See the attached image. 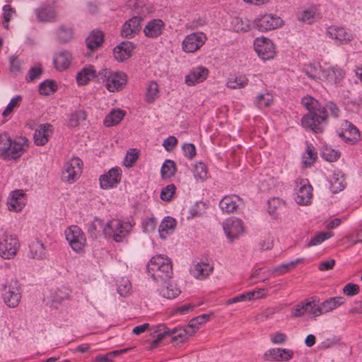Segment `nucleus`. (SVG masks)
I'll return each instance as SVG.
<instances>
[{
  "label": "nucleus",
  "instance_id": "1",
  "mask_svg": "<svg viewBox=\"0 0 362 362\" xmlns=\"http://www.w3.org/2000/svg\"><path fill=\"white\" fill-rule=\"evenodd\" d=\"M301 104L308 110V113L301 118V125L314 134H321L324 132L327 124L328 112L335 118L339 115V107L332 102L327 103L324 107L318 100L307 95L302 98Z\"/></svg>",
  "mask_w": 362,
  "mask_h": 362
},
{
  "label": "nucleus",
  "instance_id": "2",
  "mask_svg": "<svg viewBox=\"0 0 362 362\" xmlns=\"http://www.w3.org/2000/svg\"><path fill=\"white\" fill-rule=\"evenodd\" d=\"M209 318H192L187 326L185 327L168 328L163 324L151 326V334H156V339L151 344V348H155L162 340H167L173 344L179 346L187 341L188 338L194 334Z\"/></svg>",
  "mask_w": 362,
  "mask_h": 362
},
{
  "label": "nucleus",
  "instance_id": "3",
  "mask_svg": "<svg viewBox=\"0 0 362 362\" xmlns=\"http://www.w3.org/2000/svg\"><path fill=\"white\" fill-rule=\"evenodd\" d=\"M344 298L341 296L329 298L320 303L317 298H311V300L301 305H297L293 309V317H301L306 314L314 317L326 314L344 304Z\"/></svg>",
  "mask_w": 362,
  "mask_h": 362
},
{
  "label": "nucleus",
  "instance_id": "4",
  "mask_svg": "<svg viewBox=\"0 0 362 362\" xmlns=\"http://www.w3.org/2000/svg\"><path fill=\"white\" fill-rule=\"evenodd\" d=\"M147 272L157 283H166L173 274L171 260L159 255L151 257L147 264Z\"/></svg>",
  "mask_w": 362,
  "mask_h": 362
},
{
  "label": "nucleus",
  "instance_id": "5",
  "mask_svg": "<svg viewBox=\"0 0 362 362\" xmlns=\"http://www.w3.org/2000/svg\"><path fill=\"white\" fill-rule=\"evenodd\" d=\"M97 82L103 83L110 92L119 91L126 86L127 76L121 71H113L110 69H102L98 72Z\"/></svg>",
  "mask_w": 362,
  "mask_h": 362
},
{
  "label": "nucleus",
  "instance_id": "6",
  "mask_svg": "<svg viewBox=\"0 0 362 362\" xmlns=\"http://www.w3.org/2000/svg\"><path fill=\"white\" fill-rule=\"evenodd\" d=\"M132 228L130 222L112 219L106 223L103 231L106 238H112L115 242L120 243L129 235Z\"/></svg>",
  "mask_w": 362,
  "mask_h": 362
},
{
  "label": "nucleus",
  "instance_id": "7",
  "mask_svg": "<svg viewBox=\"0 0 362 362\" xmlns=\"http://www.w3.org/2000/svg\"><path fill=\"white\" fill-rule=\"evenodd\" d=\"M2 297L5 304L9 308H16L20 303L21 294L20 293L18 281L16 279L6 281L2 285Z\"/></svg>",
  "mask_w": 362,
  "mask_h": 362
},
{
  "label": "nucleus",
  "instance_id": "8",
  "mask_svg": "<svg viewBox=\"0 0 362 362\" xmlns=\"http://www.w3.org/2000/svg\"><path fill=\"white\" fill-rule=\"evenodd\" d=\"M19 247L20 243L15 235L6 232L0 238V256L5 259L13 258Z\"/></svg>",
  "mask_w": 362,
  "mask_h": 362
},
{
  "label": "nucleus",
  "instance_id": "9",
  "mask_svg": "<svg viewBox=\"0 0 362 362\" xmlns=\"http://www.w3.org/2000/svg\"><path fill=\"white\" fill-rule=\"evenodd\" d=\"M83 165V163L79 158H72L64 165L62 180L69 183L74 182L80 177Z\"/></svg>",
  "mask_w": 362,
  "mask_h": 362
},
{
  "label": "nucleus",
  "instance_id": "10",
  "mask_svg": "<svg viewBox=\"0 0 362 362\" xmlns=\"http://www.w3.org/2000/svg\"><path fill=\"white\" fill-rule=\"evenodd\" d=\"M296 202L301 206L311 204L313 199V187L307 179H298L296 181Z\"/></svg>",
  "mask_w": 362,
  "mask_h": 362
},
{
  "label": "nucleus",
  "instance_id": "11",
  "mask_svg": "<svg viewBox=\"0 0 362 362\" xmlns=\"http://www.w3.org/2000/svg\"><path fill=\"white\" fill-rule=\"evenodd\" d=\"M223 229L230 242H233L245 233V226L243 221L235 216L226 218L223 222Z\"/></svg>",
  "mask_w": 362,
  "mask_h": 362
},
{
  "label": "nucleus",
  "instance_id": "12",
  "mask_svg": "<svg viewBox=\"0 0 362 362\" xmlns=\"http://www.w3.org/2000/svg\"><path fill=\"white\" fill-rule=\"evenodd\" d=\"M66 240L72 250L76 252L83 250L86 239L82 230L78 226H71L65 230Z\"/></svg>",
  "mask_w": 362,
  "mask_h": 362
},
{
  "label": "nucleus",
  "instance_id": "13",
  "mask_svg": "<svg viewBox=\"0 0 362 362\" xmlns=\"http://www.w3.org/2000/svg\"><path fill=\"white\" fill-rule=\"evenodd\" d=\"M207 37L202 32H194L187 35L182 42V50L186 53H194L206 42Z\"/></svg>",
  "mask_w": 362,
  "mask_h": 362
},
{
  "label": "nucleus",
  "instance_id": "14",
  "mask_svg": "<svg viewBox=\"0 0 362 362\" xmlns=\"http://www.w3.org/2000/svg\"><path fill=\"white\" fill-rule=\"evenodd\" d=\"M254 48L257 55L264 61L273 59L275 55V47L269 39L257 37L254 42Z\"/></svg>",
  "mask_w": 362,
  "mask_h": 362
},
{
  "label": "nucleus",
  "instance_id": "15",
  "mask_svg": "<svg viewBox=\"0 0 362 362\" xmlns=\"http://www.w3.org/2000/svg\"><path fill=\"white\" fill-rule=\"evenodd\" d=\"M257 29L261 32L274 30L283 25L281 18L274 14L266 13L260 16L255 21Z\"/></svg>",
  "mask_w": 362,
  "mask_h": 362
},
{
  "label": "nucleus",
  "instance_id": "16",
  "mask_svg": "<svg viewBox=\"0 0 362 362\" xmlns=\"http://www.w3.org/2000/svg\"><path fill=\"white\" fill-rule=\"evenodd\" d=\"M122 170L119 168H112L107 173L100 177V185L102 189H110L115 187L121 181Z\"/></svg>",
  "mask_w": 362,
  "mask_h": 362
},
{
  "label": "nucleus",
  "instance_id": "17",
  "mask_svg": "<svg viewBox=\"0 0 362 362\" xmlns=\"http://www.w3.org/2000/svg\"><path fill=\"white\" fill-rule=\"evenodd\" d=\"M25 194L22 189L12 191L7 199L8 209L11 211H21L25 206Z\"/></svg>",
  "mask_w": 362,
  "mask_h": 362
},
{
  "label": "nucleus",
  "instance_id": "18",
  "mask_svg": "<svg viewBox=\"0 0 362 362\" xmlns=\"http://www.w3.org/2000/svg\"><path fill=\"white\" fill-rule=\"evenodd\" d=\"M322 76L329 83L338 86H341L345 71L337 66H330L322 70Z\"/></svg>",
  "mask_w": 362,
  "mask_h": 362
},
{
  "label": "nucleus",
  "instance_id": "19",
  "mask_svg": "<svg viewBox=\"0 0 362 362\" xmlns=\"http://www.w3.org/2000/svg\"><path fill=\"white\" fill-rule=\"evenodd\" d=\"M209 75V70L202 66L192 68L186 75L185 82L189 86H194L205 81Z\"/></svg>",
  "mask_w": 362,
  "mask_h": 362
},
{
  "label": "nucleus",
  "instance_id": "20",
  "mask_svg": "<svg viewBox=\"0 0 362 362\" xmlns=\"http://www.w3.org/2000/svg\"><path fill=\"white\" fill-rule=\"evenodd\" d=\"M293 354V351L291 349L276 348L268 350L264 356L267 361L286 362L291 359Z\"/></svg>",
  "mask_w": 362,
  "mask_h": 362
},
{
  "label": "nucleus",
  "instance_id": "21",
  "mask_svg": "<svg viewBox=\"0 0 362 362\" xmlns=\"http://www.w3.org/2000/svg\"><path fill=\"white\" fill-rule=\"evenodd\" d=\"M142 18L134 16L127 21L122 26L121 35L124 37L132 38L141 30Z\"/></svg>",
  "mask_w": 362,
  "mask_h": 362
},
{
  "label": "nucleus",
  "instance_id": "22",
  "mask_svg": "<svg viewBox=\"0 0 362 362\" xmlns=\"http://www.w3.org/2000/svg\"><path fill=\"white\" fill-rule=\"evenodd\" d=\"M134 45L129 41L120 42L113 49V55L115 60L122 62L132 56Z\"/></svg>",
  "mask_w": 362,
  "mask_h": 362
},
{
  "label": "nucleus",
  "instance_id": "23",
  "mask_svg": "<svg viewBox=\"0 0 362 362\" xmlns=\"http://www.w3.org/2000/svg\"><path fill=\"white\" fill-rule=\"evenodd\" d=\"M53 132L52 126L49 124H42L35 129L33 139L37 146L46 144Z\"/></svg>",
  "mask_w": 362,
  "mask_h": 362
},
{
  "label": "nucleus",
  "instance_id": "24",
  "mask_svg": "<svg viewBox=\"0 0 362 362\" xmlns=\"http://www.w3.org/2000/svg\"><path fill=\"white\" fill-rule=\"evenodd\" d=\"M327 35L341 44H347L354 39V35L344 28L330 26L327 30Z\"/></svg>",
  "mask_w": 362,
  "mask_h": 362
},
{
  "label": "nucleus",
  "instance_id": "25",
  "mask_svg": "<svg viewBox=\"0 0 362 362\" xmlns=\"http://www.w3.org/2000/svg\"><path fill=\"white\" fill-rule=\"evenodd\" d=\"M71 290L67 286H62L57 288L50 294L51 305L50 308L57 309L58 305L62 303L64 300H69L71 298Z\"/></svg>",
  "mask_w": 362,
  "mask_h": 362
},
{
  "label": "nucleus",
  "instance_id": "26",
  "mask_svg": "<svg viewBox=\"0 0 362 362\" xmlns=\"http://www.w3.org/2000/svg\"><path fill=\"white\" fill-rule=\"evenodd\" d=\"M265 295V289L259 288L257 291H252L230 298L227 300L228 305L238 303L248 302L252 300L259 299Z\"/></svg>",
  "mask_w": 362,
  "mask_h": 362
},
{
  "label": "nucleus",
  "instance_id": "27",
  "mask_svg": "<svg viewBox=\"0 0 362 362\" xmlns=\"http://www.w3.org/2000/svg\"><path fill=\"white\" fill-rule=\"evenodd\" d=\"M37 20L42 23L52 22L56 20V12L54 8L49 5H42L35 10Z\"/></svg>",
  "mask_w": 362,
  "mask_h": 362
},
{
  "label": "nucleus",
  "instance_id": "28",
  "mask_svg": "<svg viewBox=\"0 0 362 362\" xmlns=\"http://www.w3.org/2000/svg\"><path fill=\"white\" fill-rule=\"evenodd\" d=\"M165 24L160 19H153L149 21L144 29L145 35L148 37H158L161 35Z\"/></svg>",
  "mask_w": 362,
  "mask_h": 362
},
{
  "label": "nucleus",
  "instance_id": "29",
  "mask_svg": "<svg viewBox=\"0 0 362 362\" xmlns=\"http://www.w3.org/2000/svg\"><path fill=\"white\" fill-rule=\"evenodd\" d=\"M238 202H243V199L238 196H226L220 201L219 206L226 213H233L238 207Z\"/></svg>",
  "mask_w": 362,
  "mask_h": 362
},
{
  "label": "nucleus",
  "instance_id": "30",
  "mask_svg": "<svg viewBox=\"0 0 362 362\" xmlns=\"http://www.w3.org/2000/svg\"><path fill=\"white\" fill-rule=\"evenodd\" d=\"M72 61L71 54L66 50L61 51L54 57L53 62L55 68L59 71L66 69Z\"/></svg>",
  "mask_w": 362,
  "mask_h": 362
},
{
  "label": "nucleus",
  "instance_id": "31",
  "mask_svg": "<svg viewBox=\"0 0 362 362\" xmlns=\"http://www.w3.org/2000/svg\"><path fill=\"white\" fill-rule=\"evenodd\" d=\"M339 136L346 141L354 144L359 139L360 134L358 129L354 124L346 121Z\"/></svg>",
  "mask_w": 362,
  "mask_h": 362
},
{
  "label": "nucleus",
  "instance_id": "32",
  "mask_svg": "<svg viewBox=\"0 0 362 362\" xmlns=\"http://www.w3.org/2000/svg\"><path fill=\"white\" fill-rule=\"evenodd\" d=\"M213 269L208 263L198 262L190 269V273L194 278L202 280L209 276Z\"/></svg>",
  "mask_w": 362,
  "mask_h": 362
},
{
  "label": "nucleus",
  "instance_id": "33",
  "mask_svg": "<svg viewBox=\"0 0 362 362\" xmlns=\"http://www.w3.org/2000/svg\"><path fill=\"white\" fill-rule=\"evenodd\" d=\"M97 74L93 66L89 65L83 67L76 75V81L78 85L83 86L87 84L91 79L95 78L97 81Z\"/></svg>",
  "mask_w": 362,
  "mask_h": 362
},
{
  "label": "nucleus",
  "instance_id": "34",
  "mask_svg": "<svg viewBox=\"0 0 362 362\" xmlns=\"http://www.w3.org/2000/svg\"><path fill=\"white\" fill-rule=\"evenodd\" d=\"M176 226V221L170 216H166L160 223L159 226V235L162 239H165L166 237L171 234Z\"/></svg>",
  "mask_w": 362,
  "mask_h": 362
},
{
  "label": "nucleus",
  "instance_id": "35",
  "mask_svg": "<svg viewBox=\"0 0 362 362\" xmlns=\"http://www.w3.org/2000/svg\"><path fill=\"white\" fill-rule=\"evenodd\" d=\"M125 115L126 112L124 110L114 109L106 115L104 119V125L107 127L117 125L123 119Z\"/></svg>",
  "mask_w": 362,
  "mask_h": 362
},
{
  "label": "nucleus",
  "instance_id": "36",
  "mask_svg": "<svg viewBox=\"0 0 362 362\" xmlns=\"http://www.w3.org/2000/svg\"><path fill=\"white\" fill-rule=\"evenodd\" d=\"M346 185L344 175L340 171H335L330 180V189L333 193L342 191Z\"/></svg>",
  "mask_w": 362,
  "mask_h": 362
},
{
  "label": "nucleus",
  "instance_id": "37",
  "mask_svg": "<svg viewBox=\"0 0 362 362\" xmlns=\"http://www.w3.org/2000/svg\"><path fill=\"white\" fill-rule=\"evenodd\" d=\"M30 255L33 259H45L47 252L44 244L39 240L33 242L30 245Z\"/></svg>",
  "mask_w": 362,
  "mask_h": 362
},
{
  "label": "nucleus",
  "instance_id": "38",
  "mask_svg": "<svg viewBox=\"0 0 362 362\" xmlns=\"http://www.w3.org/2000/svg\"><path fill=\"white\" fill-rule=\"evenodd\" d=\"M103 42V35L99 30L93 31L86 40L87 47L91 51H94L99 47Z\"/></svg>",
  "mask_w": 362,
  "mask_h": 362
},
{
  "label": "nucleus",
  "instance_id": "39",
  "mask_svg": "<svg viewBox=\"0 0 362 362\" xmlns=\"http://www.w3.org/2000/svg\"><path fill=\"white\" fill-rule=\"evenodd\" d=\"M302 259L298 258L288 263L282 264L278 267L272 269H267V272L270 273L271 276H278L287 273L291 268H293L298 263L302 262Z\"/></svg>",
  "mask_w": 362,
  "mask_h": 362
},
{
  "label": "nucleus",
  "instance_id": "40",
  "mask_svg": "<svg viewBox=\"0 0 362 362\" xmlns=\"http://www.w3.org/2000/svg\"><path fill=\"white\" fill-rule=\"evenodd\" d=\"M117 291L120 296L127 297L132 292V286L130 281L126 277L117 280Z\"/></svg>",
  "mask_w": 362,
  "mask_h": 362
},
{
  "label": "nucleus",
  "instance_id": "41",
  "mask_svg": "<svg viewBox=\"0 0 362 362\" xmlns=\"http://www.w3.org/2000/svg\"><path fill=\"white\" fill-rule=\"evenodd\" d=\"M249 80L245 75L233 76L228 79L227 87L231 89L242 88L248 84Z\"/></svg>",
  "mask_w": 362,
  "mask_h": 362
},
{
  "label": "nucleus",
  "instance_id": "42",
  "mask_svg": "<svg viewBox=\"0 0 362 362\" xmlns=\"http://www.w3.org/2000/svg\"><path fill=\"white\" fill-rule=\"evenodd\" d=\"M180 293L181 291L177 287V284L173 283H168V285L160 289V295L168 299L176 298Z\"/></svg>",
  "mask_w": 362,
  "mask_h": 362
},
{
  "label": "nucleus",
  "instance_id": "43",
  "mask_svg": "<svg viewBox=\"0 0 362 362\" xmlns=\"http://www.w3.org/2000/svg\"><path fill=\"white\" fill-rule=\"evenodd\" d=\"M176 171V165L174 161L166 160L161 167V177L163 179H168L173 176Z\"/></svg>",
  "mask_w": 362,
  "mask_h": 362
},
{
  "label": "nucleus",
  "instance_id": "44",
  "mask_svg": "<svg viewBox=\"0 0 362 362\" xmlns=\"http://www.w3.org/2000/svg\"><path fill=\"white\" fill-rule=\"evenodd\" d=\"M24 151L23 144L17 141H11V147L8 151V158L6 159H16L18 158Z\"/></svg>",
  "mask_w": 362,
  "mask_h": 362
},
{
  "label": "nucleus",
  "instance_id": "45",
  "mask_svg": "<svg viewBox=\"0 0 362 362\" xmlns=\"http://www.w3.org/2000/svg\"><path fill=\"white\" fill-rule=\"evenodd\" d=\"M194 177L197 180L204 181L207 178V168L202 162H198L193 167Z\"/></svg>",
  "mask_w": 362,
  "mask_h": 362
},
{
  "label": "nucleus",
  "instance_id": "46",
  "mask_svg": "<svg viewBox=\"0 0 362 362\" xmlns=\"http://www.w3.org/2000/svg\"><path fill=\"white\" fill-rule=\"evenodd\" d=\"M334 235L332 232H320L315 234L307 243V247L318 245Z\"/></svg>",
  "mask_w": 362,
  "mask_h": 362
},
{
  "label": "nucleus",
  "instance_id": "47",
  "mask_svg": "<svg viewBox=\"0 0 362 362\" xmlns=\"http://www.w3.org/2000/svg\"><path fill=\"white\" fill-rule=\"evenodd\" d=\"M11 139L7 133L0 134V156L8 158V151L11 147Z\"/></svg>",
  "mask_w": 362,
  "mask_h": 362
},
{
  "label": "nucleus",
  "instance_id": "48",
  "mask_svg": "<svg viewBox=\"0 0 362 362\" xmlns=\"http://www.w3.org/2000/svg\"><path fill=\"white\" fill-rule=\"evenodd\" d=\"M158 85L155 81H151L148 86L146 93L145 94V100L148 103H152L156 98H158Z\"/></svg>",
  "mask_w": 362,
  "mask_h": 362
},
{
  "label": "nucleus",
  "instance_id": "49",
  "mask_svg": "<svg viewBox=\"0 0 362 362\" xmlns=\"http://www.w3.org/2000/svg\"><path fill=\"white\" fill-rule=\"evenodd\" d=\"M317 158V153L312 144H307L306 151L303 156V162L305 165H312Z\"/></svg>",
  "mask_w": 362,
  "mask_h": 362
},
{
  "label": "nucleus",
  "instance_id": "50",
  "mask_svg": "<svg viewBox=\"0 0 362 362\" xmlns=\"http://www.w3.org/2000/svg\"><path fill=\"white\" fill-rule=\"evenodd\" d=\"M86 119V114L83 110H77L72 112L69 118V126L76 127L79 125L81 121Z\"/></svg>",
  "mask_w": 362,
  "mask_h": 362
},
{
  "label": "nucleus",
  "instance_id": "51",
  "mask_svg": "<svg viewBox=\"0 0 362 362\" xmlns=\"http://www.w3.org/2000/svg\"><path fill=\"white\" fill-rule=\"evenodd\" d=\"M57 90V85L54 81L46 80L39 86V93L41 95H48Z\"/></svg>",
  "mask_w": 362,
  "mask_h": 362
},
{
  "label": "nucleus",
  "instance_id": "52",
  "mask_svg": "<svg viewBox=\"0 0 362 362\" xmlns=\"http://www.w3.org/2000/svg\"><path fill=\"white\" fill-rule=\"evenodd\" d=\"M273 101V97L269 93L257 95L255 103L259 107H269Z\"/></svg>",
  "mask_w": 362,
  "mask_h": 362
},
{
  "label": "nucleus",
  "instance_id": "53",
  "mask_svg": "<svg viewBox=\"0 0 362 362\" xmlns=\"http://www.w3.org/2000/svg\"><path fill=\"white\" fill-rule=\"evenodd\" d=\"M22 100V97L20 95H16L8 103L6 107L2 112V116L4 117H6L8 116L14 110L15 107H17L19 106V104L21 101Z\"/></svg>",
  "mask_w": 362,
  "mask_h": 362
},
{
  "label": "nucleus",
  "instance_id": "54",
  "mask_svg": "<svg viewBox=\"0 0 362 362\" xmlns=\"http://www.w3.org/2000/svg\"><path fill=\"white\" fill-rule=\"evenodd\" d=\"M16 13L14 8L10 5L6 4L3 7V25L6 29H8V23L11 21L12 16Z\"/></svg>",
  "mask_w": 362,
  "mask_h": 362
},
{
  "label": "nucleus",
  "instance_id": "55",
  "mask_svg": "<svg viewBox=\"0 0 362 362\" xmlns=\"http://www.w3.org/2000/svg\"><path fill=\"white\" fill-rule=\"evenodd\" d=\"M267 204L268 212L270 215L274 214L278 208L285 205V202L282 199L276 197L269 199Z\"/></svg>",
  "mask_w": 362,
  "mask_h": 362
},
{
  "label": "nucleus",
  "instance_id": "56",
  "mask_svg": "<svg viewBox=\"0 0 362 362\" xmlns=\"http://www.w3.org/2000/svg\"><path fill=\"white\" fill-rule=\"evenodd\" d=\"M175 186L173 184L168 185L163 187L160 192V199L166 202L170 201L175 192Z\"/></svg>",
  "mask_w": 362,
  "mask_h": 362
},
{
  "label": "nucleus",
  "instance_id": "57",
  "mask_svg": "<svg viewBox=\"0 0 362 362\" xmlns=\"http://www.w3.org/2000/svg\"><path fill=\"white\" fill-rule=\"evenodd\" d=\"M139 156V152L136 148L131 149L130 151L127 153V155L123 160L124 165L126 167H132L136 162Z\"/></svg>",
  "mask_w": 362,
  "mask_h": 362
},
{
  "label": "nucleus",
  "instance_id": "58",
  "mask_svg": "<svg viewBox=\"0 0 362 362\" xmlns=\"http://www.w3.org/2000/svg\"><path fill=\"white\" fill-rule=\"evenodd\" d=\"M194 306L192 304H185L175 308H173L170 313L171 315H185L191 313L193 310Z\"/></svg>",
  "mask_w": 362,
  "mask_h": 362
},
{
  "label": "nucleus",
  "instance_id": "59",
  "mask_svg": "<svg viewBox=\"0 0 362 362\" xmlns=\"http://www.w3.org/2000/svg\"><path fill=\"white\" fill-rule=\"evenodd\" d=\"M57 36L59 40L62 42H67L72 37V30L70 28L61 26L58 30Z\"/></svg>",
  "mask_w": 362,
  "mask_h": 362
},
{
  "label": "nucleus",
  "instance_id": "60",
  "mask_svg": "<svg viewBox=\"0 0 362 362\" xmlns=\"http://www.w3.org/2000/svg\"><path fill=\"white\" fill-rule=\"evenodd\" d=\"M322 158L327 161L334 162L336 161L340 156V153L338 151L331 149V148H325L322 152Z\"/></svg>",
  "mask_w": 362,
  "mask_h": 362
},
{
  "label": "nucleus",
  "instance_id": "61",
  "mask_svg": "<svg viewBox=\"0 0 362 362\" xmlns=\"http://www.w3.org/2000/svg\"><path fill=\"white\" fill-rule=\"evenodd\" d=\"M157 225L156 219L153 217L148 218L142 223L143 230L146 233H151L155 230Z\"/></svg>",
  "mask_w": 362,
  "mask_h": 362
},
{
  "label": "nucleus",
  "instance_id": "62",
  "mask_svg": "<svg viewBox=\"0 0 362 362\" xmlns=\"http://www.w3.org/2000/svg\"><path fill=\"white\" fill-rule=\"evenodd\" d=\"M42 70L40 66H35L30 69L28 71V75L25 78V80L28 82L33 81L35 78H37L42 74Z\"/></svg>",
  "mask_w": 362,
  "mask_h": 362
},
{
  "label": "nucleus",
  "instance_id": "63",
  "mask_svg": "<svg viewBox=\"0 0 362 362\" xmlns=\"http://www.w3.org/2000/svg\"><path fill=\"white\" fill-rule=\"evenodd\" d=\"M234 28L237 32H247L250 30L248 21L237 18L235 21Z\"/></svg>",
  "mask_w": 362,
  "mask_h": 362
},
{
  "label": "nucleus",
  "instance_id": "64",
  "mask_svg": "<svg viewBox=\"0 0 362 362\" xmlns=\"http://www.w3.org/2000/svg\"><path fill=\"white\" fill-rule=\"evenodd\" d=\"M343 292L349 296H355L359 293V286L357 284L349 283L344 286Z\"/></svg>",
  "mask_w": 362,
  "mask_h": 362
}]
</instances>
